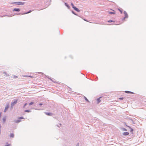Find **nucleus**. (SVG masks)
I'll use <instances>...</instances> for the list:
<instances>
[{"mask_svg":"<svg viewBox=\"0 0 146 146\" xmlns=\"http://www.w3.org/2000/svg\"><path fill=\"white\" fill-rule=\"evenodd\" d=\"M31 11H32L30 10L29 11H28V12H27L24 13H19L17 14V15H25V14H27L31 12Z\"/></svg>","mask_w":146,"mask_h":146,"instance_id":"f257e3e1","label":"nucleus"},{"mask_svg":"<svg viewBox=\"0 0 146 146\" xmlns=\"http://www.w3.org/2000/svg\"><path fill=\"white\" fill-rule=\"evenodd\" d=\"M44 113L46 115L49 116H52L53 115V113L51 112H45Z\"/></svg>","mask_w":146,"mask_h":146,"instance_id":"f03ea898","label":"nucleus"},{"mask_svg":"<svg viewBox=\"0 0 146 146\" xmlns=\"http://www.w3.org/2000/svg\"><path fill=\"white\" fill-rule=\"evenodd\" d=\"M20 11V9L19 8H14L12 10L13 11H16V12H19Z\"/></svg>","mask_w":146,"mask_h":146,"instance_id":"7ed1b4c3","label":"nucleus"},{"mask_svg":"<svg viewBox=\"0 0 146 146\" xmlns=\"http://www.w3.org/2000/svg\"><path fill=\"white\" fill-rule=\"evenodd\" d=\"M17 100H15L13 102H12L11 104V106H13L15 104H16Z\"/></svg>","mask_w":146,"mask_h":146,"instance_id":"20e7f679","label":"nucleus"},{"mask_svg":"<svg viewBox=\"0 0 146 146\" xmlns=\"http://www.w3.org/2000/svg\"><path fill=\"white\" fill-rule=\"evenodd\" d=\"M123 13L125 15V18H128V16L127 12L125 11H124Z\"/></svg>","mask_w":146,"mask_h":146,"instance_id":"39448f33","label":"nucleus"},{"mask_svg":"<svg viewBox=\"0 0 146 146\" xmlns=\"http://www.w3.org/2000/svg\"><path fill=\"white\" fill-rule=\"evenodd\" d=\"M45 76L46 77L48 78L49 79H50L53 82L55 83H57V82L56 81L53 80L52 79H51V78H49L48 76H46V75H45Z\"/></svg>","mask_w":146,"mask_h":146,"instance_id":"423d86ee","label":"nucleus"},{"mask_svg":"<svg viewBox=\"0 0 146 146\" xmlns=\"http://www.w3.org/2000/svg\"><path fill=\"white\" fill-rule=\"evenodd\" d=\"M73 9L74 10L76 11L77 12H79L80 11L75 6Z\"/></svg>","mask_w":146,"mask_h":146,"instance_id":"0eeeda50","label":"nucleus"},{"mask_svg":"<svg viewBox=\"0 0 146 146\" xmlns=\"http://www.w3.org/2000/svg\"><path fill=\"white\" fill-rule=\"evenodd\" d=\"M9 108V106L7 104L5 108V109L4 110V112H5L8 110V108Z\"/></svg>","mask_w":146,"mask_h":146,"instance_id":"6e6552de","label":"nucleus"},{"mask_svg":"<svg viewBox=\"0 0 146 146\" xmlns=\"http://www.w3.org/2000/svg\"><path fill=\"white\" fill-rule=\"evenodd\" d=\"M129 134V133L128 132H125L123 133V135H128Z\"/></svg>","mask_w":146,"mask_h":146,"instance_id":"1a4fd4ad","label":"nucleus"},{"mask_svg":"<svg viewBox=\"0 0 146 146\" xmlns=\"http://www.w3.org/2000/svg\"><path fill=\"white\" fill-rule=\"evenodd\" d=\"M15 15H12H12H3V16H1V17H5V16H8V17H12L13 16H14Z\"/></svg>","mask_w":146,"mask_h":146,"instance_id":"9d476101","label":"nucleus"},{"mask_svg":"<svg viewBox=\"0 0 146 146\" xmlns=\"http://www.w3.org/2000/svg\"><path fill=\"white\" fill-rule=\"evenodd\" d=\"M65 5L69 9L70 8V6L66 3H64Z\"/></svg>","mask_w":146,"mask_h":146,"instance_id":"9b49d317","label":"nucleus"},{"mask_svg":"<svg viewBox=\"0 0 146 146\" xmlns=\"http://www.w3.org/2000/svg\"><path fill=\"white\" fill-rule=\"evenodd\" d=\"M125 92L127 94H133L134 93L132 92L128 91H125Z\"/></svg>","mask_w":146,"mask_h":146,"instance_id":"f8f14e48","label":"nucleus"},{"mask_svg":"<svg viewBox=\"0 0 146 146\" xmlns=\"http://www.w3.org/2000/svg\"><path fill=\"white\" fill-rule=\"evenodd\" d=\"M102 98V97H99V98L97 99V104H99L101 101V100L100 99V98Z\"/></svg>","mask_w":146,"mask_h":146,"instance_id":"ddd939ff","label":"nucleus"},{"mask_svg":"<svg viewBox=\"0 0 146 146\" xmlns=\"http://www.w3.org/2000/svg\"><path fill=\"white\" fill-rule=\"evenodd\" d=\"M21 121V120L19 119L15 120L14 121L16 123H18L20 122Z\"/></svg>","mask_w":146,"mask_h":146,"instance_id":"4468645a","label":"nucleus"},{"mask_svg":"<svg viewBox=\"0 0 146 146\" xmlns=\"http://www.w3.org/2000/svg\"><path fill=\"white\" fill-rule=\"evenodd\" d=\"M19 5H23L25 3V2H19Z\"/></svg>","mask_w":146,"mask_h":146,"instance_id":"2eb2a0df","label":"nucleus"},{"mask_svg":"<svg viewBox=\"0 0 146 146\" xmlns=\"http://www.w3.org/2000/svg\"><path fill=\"white\" fill-rule=\"evenodd\" d=\"M113 11V12H111V11H109V12H108V13L109 14H115V11L113 10H112Z\"/></svg>","mask_w":146,"mask_h":146,"instance_id":"dca6fc26","label":"nucleus"},{"mask_svg":"<svg viewBox=\"0 0 146 146\" xmlns=\"http://www.w3.org/2000/svg\"><path fill=\"white\" fill-rule=\"evenodd\" d=\"M10 137L13 138L14 137V134L13 133H11L10 135Z\"/></svg>","mask_w":146,"mask_h":146,"instance_id":"f3484780","label":"nucleus"},{"mask_svg":"<svg viewBox=\"0 0 146 146\" xmlns=\"http://www.w3.org/2000/svg\"><path fill=\"white\" fill-rule=\"evenodd\" d=\"M84 99L87 102H90V101L88 100V99L85 96L84 97Z\"/></svg>","mask_w":146,"mask_h":146,"instance_id":"a211bd4d","label":"nucleus"},{"mask_svg":"<svg viewBox=\"0 0 146 146\" xmlns=\"http://www.w3.org/2000/svg\"><path fill=\"white\" fill-rule=\"evenodd\" d=\"M128 127L130 129V131L131 132H132V133L133 134V129L132 128L130 127V126H128Z\"/></svg>","mask_w":146,"mask_h":146,"instance_id":"6ab92c4d","label":"nucleus"},{"mask_svg":"<svg viewBox=\"0 0 146 146\" xmlns=\"http://www.w3.org/2000/svg\"><path fill=\"white\" fill-rule=\"evenodd\" d=\"M24 111L27 112H31V111L28 110H25Z\"/></svg>","mask_w":146,"mask_h":146,"instance_id":"aec40b11","label":"nucleus"},{"mask_svg":"<svg viewBox=\"0 0 146 146\" xmlns=\"http://www.w3.org/2000/svg\"><path fill=\"white\" fill-rule=\"evenodd\" d=\"M6 120V118L5 117H4L3 118V123H5Z\"/></svg>","mask_w":146,"mask_h":146,"instance_id":"412c9836","label":"nucleus"},{"mask_svg":"<svg viewBox=\"0 0 146 146\" xmlns=\"http://www.w3.org/2000/svg\"><path fill=\"white\" fill-rule=\"evenodd\" d=\"M121 129L123 131H127V130L126 129L123 127H121Z\"/></svg>","mask_w":146,"mask_h":146,"instance_id":"4be33fe9","label":"nucleus"},{"mask_svg":"<svg viewBox=\"0 0 146 146\" xmlns=\"http://www.w3.org/2000/svg\"><path fill=\"white\" fill-rule=\"evenodd\" d=\"M53 111L56 113H57L58 111V110L57 108H55V109Z\"/></svg>","mask_w":146,"mask_h":146,"instance_id":"5701e85b","label":"nucleus"},{"mask_svg":"<svg viewBox=\"0 0 146 146\" xmlns=\"http://www.w3.org/2000/svg\"><path fill=\"white\" fill-rule=\"evenodd\" d=\"M108 23H111V22H114L115 21H113L112 20H109L108 21Z\"/></svg>","mask_w":146,"mask_h":146,"instance_id":"b1692460","label":"nucleus"},{"mask_svg":"<svg viewBox=\"0 0 146 146\" xmlns=\"http://www.w3.org/2000/svg\"><path fill=\"white\" fill-rule=\"evenodd\" d=\"M72 12L74 15H76V16H78V15L76 13H75L74 11H72Z\"/></svg>","mask_w":146,"mask_h":146,"instance_id":"393cba45","label":"nucleus"},{"mask_svg":"<svg viewBox=\"0 0 146 146\" xmlns=\"http://www.w3.org/2000/svg\"><path fill=\"white\" fill-rule=\"evenodd\" d=\"M118 10H119V11L121 13V14H122L123 13L122 10V9H118Z\"/></svg>","mask_w":146,"mask_h":146,"instance_id":"a878e982","label":"nucleus"},{"mask_svg":"<svg viewBox=\"0 0 146 146\" xmlns=\"http://www.w3.org/2000/svg\"><path fill=\"white\" fill-rule=\"evenodd\" d=\"M34 104L33 102H31L29 104V105L31 106L33 105Z\"/></svg>","mask_w":146,"mask_h":146,"instance_id":"bb28decb","label":"nucleus"},{"mask_svg":"<svg viewBox=\"0 0 146 146\" xmlns=\"http://www.w3.org/2000/svg\"><path fill=\"white\" fill-rule=\"evenodd\" d=\"M71 5L72 7L73 8H74L75 7L74 5L73 4V3H71Z\"/></svg>","mask_w":146,"mask_h":146,"instance_id":"cd10ccee","label":"nucleus"},{"mask_svg":"<svg viewBox=\"0 0 146 146\" xmlns=\"http://www.w3.org/2000/svg\"><path fill=\"white\" fill-rule=\"evenodd\" d=\"M3 74L6 75V76H9V75L7 74L6 72H3Z\"/></svg>","mask_w":146,"mask_h":146,"instance_id":"c85d7f7f","label":"nucleus"},{"mask_svg":"<svg viewBox=\"0 0 146 146\" xmlns=\"http://www.w3.org/2000/svg\"><path fill=\"white\" fill-rule=\"evenodd\" d=\"M19 119H24V117H19Z\"/></svg>","mask_w":146,"mask_h":146,"instance_id":"c756f323","label":"nucleus"},{"mask_svg":"<svg viewBox=\"0 0 146 146\" xmlns=\"http://www.w3.org/2000/svg\"><path fill=\"white\" fill-rule=\"evenodd\" d=\"M27 105V103H25L24 104V106H23V108H25V106H26V105Z\"/></svg>","mask_w":146,"mask_h":146,"instance_id":"7c9ffc66","label":"nucleus"},{"mask_svg":"<svg viewBox=\"0 0 146 146\" xmlns=\"http://www.w3.org/2000/svg\"><path fill=\"white\" fill-rule=\"evenodd\" d=\"M124 98H123L122 97V98H119V99L121 100H122Z\"/></svg>","mask_w":146,"mask_h":146,"instance_id":"2f4dec72","label":"nucleus"},{"mask_svg":"<svg viewBox=\"0 0 146 146\" xmlns=\"http://www.w3.org/2000/svg\"><path fill=\"white\" fill-rule=\"evenodd\" d=\"M10 145H11L9 144H6V145H5V146H9Z\"/></svg>","mask_w":146,"mask_h":146,"instance_id":"473e14b6","label":"nucleus"},{"mask_svg":"<svg viewBox=\"0 0 146 146\" xmlns=\"http://www.w3.org/2000/svg\"><path fill=\"white\" fill-rule=\"evenodd\" d=\"M19 2H16L15 3V4L16 5H19Z\"/></svg>","mask_w":146,"mask_h":146,"instance_id":"72a5a7b5","label":"nucleus"},{"mask_svg":"<svg viewBox=\"0 0 146 146\" xmlns=\"http://www.w3.org/2000/svg\"><path fill=\"white\" fill-rule=\"evenodd\" d=\"M126 18H125V17H124L123 18H122V21L124 20Z\"/></svg>","mask_w":146,"mask_h":146,"instance_id":"f704fd0d","label":"nucleus"},{"mask_svg":"<svg viewBox=\"0 0 146 146\" xmlns=\"http://www.w3.org/2000/svg\"><path fill=\"white\" fill-rule=\"evenodd\" d=\"M43 105V104L42 103H39L38 104V105L39 106H42Z\"/></svg>","mask_w":146,"mask_h":146,"instance_id":"c9c22d12","label":"nucleus"},{"mask_svg":"<svg viewBox=\"0 0 146 146\" xmlns=\"http://www.w3.org/2000/svg\"><path fill=\"white\" fill-rule=\"evenodd\" d=\"M16 2H13L12 3V4H15Z\"/></svg>","mask_w":146,"mask_h":146,"instance_id":"e433bc0d","label":"nucleus"},{"mask_svg":"<svg viewBox=\"0 0 146 146\" xmlns=\"http://www.w3.org/2000/svg\"><path fill=\"white\" fill-rule=\"evenodd\" d=\"M76 146H79V143H78L76 145Z\"/></svg>","mask_w":146,"mask_h":146,"instance_id":"4c0bfd02","label":"nucleus"},{"mask_svg":"<svg viewBox=\"0 0 146 146\" xmlns=\"http://www.w3.org/2000/svg\"><path fill=\"white\" fill-rule=\"evenodd\" d=\"M1 113L0 112V117H1Z\"/></svg>","mask_w":146,"mask_h":146,"instance_id":"58836bf2","label":"nucleus"},{"mask_svg":"<svg viewBox=\"0 0 146 146\" xmlns=\"http://www.w3.org/2000/svg\"><path fill=\"white\" fill-rule=\"evenodd\" d=\"M84 21H87L86 19H84Z\"/></svg>","mask_w":146,"mask_h":146,"instance_id":"ea45409f","label":"nucleus"},{"mask_svg":"<svg viewBox=\"0 0 146 146\" xmlns=\"http://www.w3.org/2000/svg\"><path fill=\"white\" fill-rule=\"evenodd\" d=\"M59 125L60 126L62 125V124L60 123H59Z\"/></svg>","mask_w":146,"mask_h":146,"instance_id":"a19ab883","label":"nucleus"},{"mask_svg":"<svg viewBox=\"0 0 146 146\" xmlns=\"http://www.w3.org/2000/svg\"><path fill=\"white\" fill-rule=\"evenodd\" d=\"M56 126H57V127H59V126H58V125H57Z\"/></svg>","mask_w":146,"mask_h":146,"instance_id":"79ce46f5","label":"nucleus"},{"mask_svg":"<svg viewBox=\"0 0 146 146\" xmlns=\"http://www.w3.org/2000/svg\"><path fill=\"white\" fill-rule=\"evenodd\" d=\"M29 77H32H32H32V76H29Z\"/></svg>","mask_w":146,"mask_h":146,"instance_id":"37998d69","label":"nucleus"},{"mask_svg":"<svg viewBox=\"0 0 146 146\" xmlns=\"http://www.w3.org/2000/svg\"><path fill=\"white\" fill-rule=\"evenodd\" d=\"M125 125H126V126H127V127H128V126H128L127 125H126V124Z\"/></svg>","mask_w":146,"mask_h":146,"instance_id":"c03bdc74","label":"nucleus"},{"mask_svg":"<svg viewBox=\"0 0 146 146\" xmlns=\"http://www.w3.org/2000/svg\"><path fill=\"white\" fill-rule=\"evenodd\" d=\"M1 129H0V134H1Z\"/></svg>","mask_w":146,"mask_h":146,"instance_id":"a18cd8bd","label":"nucleus"},{"mask_svg":"<svg viewBox=\"0 0 146 146\" xmlns=\"http://www.w3.org/2000/svg\"><path fill=\"white\" fill-rule=\"evenodd\" d=\"M35 109L36 110H38V109H36V108H35Z\"/></svg>","mask_w":146,"mask_h":146,"instance_id":"49530a36","label":"nucleus"},{"mask_svg":"<svg viewBox=\"0 0 146 146\" xmlns=\"http://www.w3.org/2000/svg\"><path fill=\"white\" fill-rule=\"evenodd\" d=\"M6 143L8 144V143L7 142Z\"/></svg>","mask_w":146,"mask_h":146,"instance_id":"de8ad7c7","label":"nucleus"}]
</instances>
